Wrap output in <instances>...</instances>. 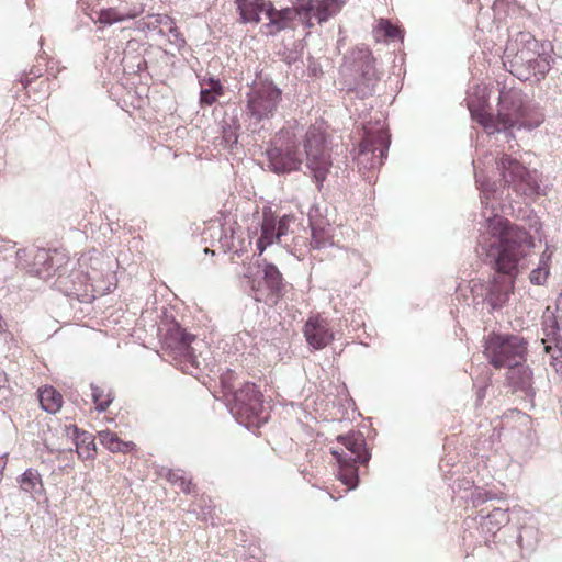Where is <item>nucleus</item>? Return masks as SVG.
Returning a JSON list of instances; mask_svg holds the SVG:
<instances>
[{"label":"nucleus","instance_id":"9","mask_svg":"<svg viewBox=\"0 0 562 562\" xmlns=\"http://www.w3.org/2000/svg\"><path fill=\"white\" fill-rule=\"evenodd\" d=\"M231 412L246 427L260 426L267 423L269 417L263 404V395L251 382H246L234 392Z\"/></svg>","mask_w":562,"mask_h":562},{"label":"nucleus","instance_id":"17","mask_svg":"<svg viewBox=\"0 0 562 562\" xmlns=\"http://www.w3.org/2000/svg\"><path fill=\"white\" fill-rule=\"evenodd\" d=\"M524 362L525 361H519L508 367L506 379L515 392H521L526 396H533L536 394L533 387V371Z\"/></svg>","mask_w":562,"mask_h":562},{"label":"nucleus","instance_id":"44","mask_svg":"<svg viewBox=\"0 0 562 562\" xmlns=\"http://www.w3.org/2000/svg\"><path fill=\"white\" fill-rule=\"evenodd\" d=\"M547 277H548L547 270L542 271V269L537 268L530 272L529 279L532 284L541 285L546 282Z\"/></svg>","mask_w":562,"mask_h":562},{"label":"nucleus","instance_id":"7","mask_svg":"<svg viewBox=\"0 0 562 562\" xmlns=\"http://www.w3.org/2000/svg\"><path fill=\"white\" fill-rule=\"evenodd\" d=\"M303 146L306 157L305 166L321 191L333 165L327 146V135L323 127L311 125L305 132Z\"/></svg>","mask_w":562,"mask_h":562},{"label":"nucleus","instance_id":"35","mask_svg":"<svg viewBox=\"0 0 562 562\" xmlns=\"http://www.w3.org/2000/svg\"><path fill=\"white\" fill-rule=\"evenodd\" d=\"M238 130L239 125L236 120H232V123L225 122L222 126V143L227 148H232L238 142Z\"/></svg>","mask_w":562,"mask_h":562},{"label":"nucleus","instance_id":"12","mask_svg":"<svg viewBox=\"0 0 562 562\" xmlns=\"http://www.w3.org/2000/svg\"><path fill=\"white\" fill-rule=\"evenodd\" d=\"M195 336L188 333L179 323L171 324L165 335V344L184 357L183 369L188 373H193L191 369L200 370L201 368V362L193 355V349L191 348Z\"/></svg>","mask_w":562,"mask_h":562},{"label":"nucleus","instance_id":"19","mask_svg":"<svg viewBox=\"0 0 562 562\" xmlns=\"http://www.w3.org/2000/svg\"><path fill=\"white\" fill-rule=\"evenodd\" d=\"M277 234V215L270 206H265L262 209V221L260 223V236L256 244L259 255L273 243H278Z\"/></svg>","mask_w":562,"mask_h":562},{"label":"nucleus","instance_id":"53","mask_svg":"<svg viewBox=\"0 0 562 562\" xmlns=\"http://www.w3.org/2000/svg\"><path fill=\"white\" fill-rule=\"evenodd\" d=\"M236 4H238V0H236Z\"/></svg>","mask_w":562,"mask_h":562},{"label":"nucleus","instance_id":"30","mask_svg":"<svg viewBox=\"0 0 562 562\" xmlns=\"http://www.w3.org/2000/svg\"><path fill=\"white\" fill-rule=\"evenodd\" d=\"M38 401L45 412L55 414L61 407L63 396L53 386H45L38 390Z\"/></svg>","mask_w":562,"mask_h":562},{"label":"nucleus","instance_id":"50","mask_svg":"<svg viewBox=\"0 0 562 562\" xmlns=\"http://www.w3.org/2000/svg\"><path fill=\"white\" fill-rule=\"evenodd\" d=\"M477 401L481 402L485 397V387L479 389L476 393Z\"/></svg>","mask_w":562,"mask_h":562},{"label":"nucleus","instance_id":"6","mask_svg":"<svg viewBox=\"0 0 562 562\" xmlns=\"http://www.w3.org/2000/svg\"><path fill=\"white\" fill-rule=\"evenodd\" d=\"M527 353L528 341L522 336L492 333L485 339L484 355L495 369L526 361Z\"/></svg>","mask_w":562,"mask_h":562},{"label":"nucleus","instance_id":"49","mask_svg":"<svg viewBox=\"0 0 562 562\" xmlns=\"http://www.w3.org/2000/svg\"><path fill=\"white\" fill-rule=\"evenodd\" d=\"M15 255H16V259L21 263L23 258L26 257L27 254H26L25 249H19V250H16Z\"/></svg>","mask_w":562,"mask_h":562},{"label":"nucleus","instance_id":"36","mask_svg":"<svg viewBox=\"0 0 562 562\" xmlns=\"http://www.w3.org/2000/svg\"><path fill=\"white\" fill-rule=\"evenodd\" d=\"M544 352L550 356V366L562 376V345L546 344Z\"/></svg>","mask_w":562,"mask_h":562},{"label":"nucleus","instance_id":"39","mask_svg":"<svg viewBox=\"0 0 562 562\" xmlns=\"http://www.w3.org/2000/svg\"><path fill=\"white\" fill-rule=\"evenodd\" d=\"M167 30L169 34V42L175 45L178 49L184 47L186 40L179 29L176 25V22L171 18V24H167Z\"/></svg>","mask_w":562,"mask_h":562},{"label":"nucleus","instance_id":"32","mask_svg":"<svg viewBox=\"0 0 562 562\" xmlns=\"http://www.w3.org/2000/svg\"><path fill=\"white\" fill-rule=\"evenodd\" d=\"M149 21L140 20L137 22V29L139 31H157L160 36H165L166 32L162 27H166L167 24H171V16L167 14H149Z\"/></svg>","mask_w":562,"mask_h":562},{"label":"nucleus","instance_id":"22","mask_svg":"<svg viewBox=\"0 0 562 562\" xmlns=\"http://www.w3.org/2000/svg\"><path fill=\"white\" fill-rule=\"evenodd\" d=\"M54 260V257L50 256L48 250L36 249L33 256V262L29 266L27 271L41 279H48L57 271H60L59 267L55 268Z\"/></svg>","mask_w":562,"mask_h":562},{"label":"nucleus","instance_id":"16","mask_svg":"<svg viewBox=\"0 0 562 562\" xmlns=\"http://www.w3.org/2000/svg\"><path fill=\"white\" fill-rule=\"evenodd\" d=\"M497 168L505 186L513 187L517 192L525 190V182L529 172L517 159L504 154L497 161Z\"/></svg>","mask_w":562,"mask_h":562},{"label":"nucleus","instance_id":"13","mask_svg":"<svg viewBox=\"0 0 562 562\" xmlns=\"http://www.w3.org/2000/svg\"><path fill=\"white\" fill-rule=\"evenodd\" d=\"M268 23L265 24L267 35L276 36L281 31L295 29V21L299 20L303 25V12L300 9V1H295L294 7L277 10L271 2H268L266 15Z\"/></svg>","mask_w":562,"mask_h":562},{"label":"nucleus","instance_id":"24","mask_svg":"<svg viewBox=\"0 0 562 562\" xmlns=\"http://www.w3.org/2000/svg\"><path fill=\"white\" fill-rule=\"evenodd\" d=\"M268 2L265 0H238L237 10L243 23H258L266 15Z\"/></svg>","mask_w":562,"mask_h":562},{"label":"nucleus","instance_id":"10","mask_svg":"<svg viewBox=\"0 0 562 562\" xmlns=\"http://www.w3.org/2000/svg\"><path fill=\"white\" fill-rule=\"evenodd\" d=\"M550 45L539 42L530 32H518L509 38L503 56V65L509 71L517 67L522 69L524 64L544 52Z\"/></svg>","mask_w":562,"mask_h":562},{"label":"nucleus","instance_id":"48","mask_svg":"<svg viewBox=\"0 0 562 562\" xmlns=\"http://www.w3.org/2000/svg\"><path fill=\"white\" fill-rule=\"evenodd\" d=\"M210 89L214 90L215 92H217V94H222L223 93V87L220 82L218 79H215V78H210Z\"/></svg>","mask_w":562,"mask_h":562},{"label":"nucleus","instance_id":"38","mask_svg":"<svg viewBox=\"0 0 562 562\" xmlns=\"http://www.w3.org/2000/svg\"><path fill=\"white\" fill-rule=\"evenodd\" d=\"M476 184L481 192V202L487 203L486 201L491 198V195L495 192L494 186L488 179L483 177L482 175L475 173Z\"/></svg>","mask_w":562,"mask_h":562},{"label":"nucleus","instance_id":"45","mask_svg":"<svg viewBox=\"0 0 562 562\" xmlns=\"http://www.w3.org/2000/svg\"><path fill=\"white\" fill-rule=\"evenodd\" d=\"M217 95V92L210 88L202 89L200 92V102L205 105H212L215 102Z\"/></svg>","mask_w":562,"mask_h":562},{"label":"nucleus","instance_id":"1","mask_svg":"<svg viewBox=\"0 0 562 562\" xmlns=\"http://www.w3.org/2000/svg\"><path fill=\"white\" fill-rule=\"evenodd\" d=\"M471 117L484 127L486 133H504L513 138V128L533 130L543 122L541 113L531 115V105L519 90H501L496 117L480 108H469Z\"/></svg>","mask_w":562,"mask_h":562},{"label":"nucleus","instance_id":"15","mask_svg":"<svg viewBox=\"0 0 562 562\" xmlns=\"http://www.w3.org/2000/svg\"><path fill=\"white\" fill-rule=\"evenodd\" d=\"M308 225L311 228L310 246L312 249L319 250L334 246L335 227L327 218L321 215L318 207L311 209Z\"/></svg>","mask_w":562,"mask_h":562},{"label":"nucleus","instance_id":"11","mask_svg":"<svg viewBox=\"0 0 562 562\" xmlns=\"http://www.w3.org/2000/svg\"><path fill=\"white\" fill-rule=\"evenodd\" d=\"M337 442L342 446L339 448H330V453L338 463L359 462L366 464L369 462L371 454L367 448L364 436L360 431H349L346 435H339Z\"/></svg>","mask_w":562,"mask_h":562},{"label":"nucleus","instance_id":"18","mask_svg":"<svg viewBox=\"0 0 562 562\" xmlns=\"http://www.w3.org/2000/svg\"><path fill=\"white\" fill-rule=\"evenodd\" d=\"M304 336L307 344L316 350L325 348L334 340V334L325 319L310 317L304 326Z\"/></svg>","mask_w":562,"mask_h":562},{"label":"nucleus","instance_id":"31","mask_svg":"<svg viewBox=\"0 0 562 562\" xmlns=\"http://www.w3.org/2000/svg\"><path fill=\"white\" fill-rule=\"evenodd\" d=\"M20 486L25 493H30L33 496H40L44 494V485L42 482L41 474L35 469H26L20 479Z\"/></svg>","mask_w":562,"mask_h":562},{"label":"nucleus","instance_id":"20","mask_svg":"<svg viewBox=\"0 0 562 562\" xmlns=\"http://www.w3.org/2000/svg\"><path fill=\"white\" fill-rule=\"evenodd\" d=\"M91 278L82 271H71L69 276L64 274L61 271L58 272L56 284L60 291L67 296H80L81 292H86L88 281Z\"/></svg>","mask_w":562,"mask_h":562},{"label":"nucleus","instance_id":"46","mask_svg":"<svg viewBox=\"0 0 562 562\" xmlns=\"http://www.w3.org/2000/svg\"><path fill=\"white\" fill-rule=\"evenodd\" d=\"M170 480L175 484H179V486L181 487L183 493H186V494H190L191 493V481H188V480H186L182 476H178L177 474H171L170 475Z\"/></svg>","mask_w":562,"mask_h":562},{"label":"nucleus","instance_id":"29","mask_svg":"<svg viewBox=\"0 0 562 562\" xmlns=\"http://www.w3.org/2000/svg\"><path fill=\"white\" fill-rule=\"evenodd\" d=\"M98 438L100 443L111 452L126 453L135 448L134 442L121 440L115 432L109 429L99 431Z\"/></svg>","mask_w":562,"mask_h":562},{"label":"nucleus","instance_id":"33","mask_svg":"<svg viewBox=\"0 0 562 562\" xmlns=\"http://www.w3.org/2000/svg\"><path fill=\"white\" fill-rule=\"evenodd\" d=\"M357 463L358 462H347L346 464L338 463V477L349 488H355L359 482L358 468L356 467Z\"/></svg>","mask_w":562,"mask_h":562},{"label":"nucleus","instance_id":"26","mask_svg":"<svg viewBox=\"0 0 562 562\" xmlns=\"http://www.w3.org/2000/svg\"><path fill=\"white\" fill-rule=\"evenodd\" d=\"M542 331L544 337L541 339V344L562 345V328L558 321V316L553 313H544L541 323Z\"/></svg>","mask_w":562,"mask_h":562},{"label":"nucleus","instance_id":"43","mask_svg":"<svg viewBox=\"0 0 562 562\" xmlns=\"http://www.w3.org/2000/svg\"><path fill=\"white\" fill-rule=\"evenodd\" d=\"M42 74H43V69L42 68L33 67V68H31L29 74H24L21 77L20 82L22 83L23 88L26 89L27 86L32 82V80L34 78L41 77Z\"/></svg>","mask_w":562,"mask_h":562},{"label":"nucleus","instance_id":"28","mask_svg":"<svg viewBox=\"0 0 562 562\" xmlns=\"http://www.w3.org/2000/svg\"><path fill=\"white\" fill-rule=\"evenodd\" d=\"M142 47L143 43L140 41L136 38H131L130 41H127L126 46L123 50V63H127L130 59L135 60V64L127 65V67L130 68L136 67V69L133 70L134 72L143 71L147 67V61L140 54Z\"/></svg>","mask_w":562,"mask_h":562},{"label":"nucleus","instance_id":"51","mask_svg":"<svg viewBox=\"0 0 562 562\" xmlns=\"http://www.w3.org/2000/svg\"><path fill=\"white\" fill-rule=\"evenodd\" d=\"M294 60H295V57L292 56V54L286 57V63L288 64H292Z\"/></svg>","mask_w":562,"mask_h":562},{"label":"nucleus","instance_id":"5","mask_svg":"<svg viewBox=\"0 0 562 562\" xmlns=\"http://www.w3.org/2000/svg\"><path fill=\"white\" fill-rule=\"evenodd\" d=\"M299 145V135L294 128H281L266 150L268 169L279 176L299 170L303 162Z\"/></svg>","mask_w":562,"mask_h":562},{"label":"nucleus","instance_id":"3","mask_svg":"<svg viewBox=\"0 0 562 562\" xmlns=\"http://www.w3.org/2000/svg\"><path fill=\"white\" fill-rule=\"evenodd\" d=\"M282 101V90L272 80H255L245 94L244 116L247 130L260 134Z\"/></svg>","mask_w":562,"mask_h":562},{"label":"nucleus","instance_id":"23","mask_svg":"<svg viewBox=\"0 0 562 562\" xmlns=\"http://www.w3.org/2000/svg\"><path fill=\"white\" fill-rule=\"evenodd\" d=\"M262 280L269 291V296L272 302H277L283 295L284 281L282 273L273 263L263 261L262 265Z\"/></svg>","mask_w":562,"mask_h":562},{"label":"nucleus","instance_id":"27","mask_svg":"<svg viewBox=\"0 0 562 562\" xmlns=\"http://www.w3.org/2000/svg\"><path fill=\"white\" fill-rule=\"evenodd\" d=\"M72 436L77 447V453L81 459L93 458L95 452V443L93 435L79 429L77 426L72 427Z\"/></svg>","mask_w":562,"mask_h":562},{"label":"nucleus","instance_id":"40","mask_svg":"<svg viewBox=\"0 0 562 562\" xmlns=\"http://www.w3.org/2000/svg\"><path fill=\"white\" fill-rule=\"evenodd\" d=\"M233 229H225L224 227L220 228V237L218 243L224 252L232 251L235 248Z\"/></svg>","mask_w":562,"mask_h":562},{"label":"nucleus","instance_id":"37","mask_svg":"<svg viewBox=\"0 0 562 562\" xmlns=\"http://www.w3.org/2000/svg\"><path fill=\"white\" fill-rule=\"evenodd\" d=\"M295 222V216L293 214H284L282 216H277V231H278V244L283 243V237H285L290 232V225Z\"/></svg>","mask_w":562,"mask_h":562},{"label":"nucleus","instance_id":"8","mask_svg":"<svg viewBox=\"0 0 562 562\" xmlns=\"http://www.w3.org/2000/svg\"><path fill=\"white\" fill-rule=\"evenodd\" d=\"M390 144V135L383 126L364 125L362 139L353 157L359 172L364 175L380 168L387 156Z\"/></svg>","mask_w":562,"mask_h":562},{"label":"nucleus","instance_id":"25","mask_svg":"<svg viewBox=\"0 0 562 562\" xmlns=\"http://www.w3.org/2000/svg\"><path fill=\"white\" fill-rule=\"evenodd\" d=\"M144 12V5L133 7L127 11H121L116 8L102 9L99 12L98 21L101 24L112 25L117 22L132 20L137 18Z\"/></svg>","mask_w":562,"mask_h":562},{"label":"nucleus","instance_id":"34","mask_svg":"<svg viewBox=\"0 0 562 562\" xmlns=\"http://www.w3.org/2000/svg\"><path fill=\"white\" fill-rule=\"evenodd\" d=\"M90 387L92 392V401L95 404V409L98 412H105L114 398L111 391L105 392L104 389L98 386L94 383H91Z\"/></svg>","mask_w":562,"mask_h":562},{"label":"nucleus","instance_id":"21","mask_svg":"<svg viewBox=\"0 0 562 562\" xmlns=\"http://www.w3.org/2000/svg\"><path fill=\"white\" fill-rule=\"evenodd\" d=\"M485 508L480 510V528L482 532L488 536L495 533L509 521L507 508L494 507L492 510L485 513Z\"/></svg>","mask_w":562,"mask_h":562},{"label":"nucleus","instance_id":"42","mask_svg":"<svg viewBox=\"0 0 562 562\" xmlns=\"http://www.w3.org/2000/svg\"><path fill=\"white\" fill-rule=\"evenodd\" d=\"M379 29L383 32L386 38H395L401 34V31L385 19H381L379 22Z\"/></svg>","mask_w":562,"mask_h":562},{"label":"nucleus","instance_id":"4","mask_svg":"<svg viewBox=\"0 0 562 562\" xmlns=\"http://www.w3.org/2000/svg\"><path fill=\"white\" fill-rule=\"evenodd\" d=\"M340 74L347 91L355 92L360 99L372 95L380 80L375 58L366 45H359L344 56Z\"/></svg>","mask_w":562,"mask_h":562},{"label":"nucleus","instance_id":"41","mask_svg":"<svg viewBox=\"0 0 562 562\" xmlns=\"http://www.w3.org/2000/svg\"><path fill=\"white\" fill-rule=\"evenodd\" d=\"M495 497V493L479 487L471 493V502L475 507L483 505L487 501L494 499Z\"/></svg>","mask_w":562,"mask_h":562},{"label":"nucleus","instance_id":"14","mask_svg":"<svg viewBox=\"0 0 562 562\" xmlns=\"http://www.w3.org/2000/svg\"><path fill=\"white\" fill-rule=\"evenodd\" d=\"M549 48V50L540 52V54L530 59V61L524 64L522 69L517 67L514 70H509V72L521 81L539 83L546 78L554 63L551 55L552 48Z\"/></svg>","mask_w":562,"mask_h":562},{"label":"nucleus","instance_id":"47","mask_svg":"<svg viewBox=\"0 0 562 562\" xmlns=\"http://www.w3.org/2000/svg\"><path fill=\"white\" fill-rule=\"evenodd\" d=\"M9 389V380L7 373L0 369V392H5Z\"/></svg>","mask_w":562,"mask_h":562},{"label":"nucleus","instance_id":"52","mask_svg":"<svg viewBox=\"0 0 562 562\" xmlns=\"http://www.w3.org/2000/svg\"><path fill=\"white\" fill-rule=\"evenodd\" d=\"M0 241H3V237L0 235Z\"/></svg>","mask_w":562,"mask_h":562},{"label":"nucleus","instance_id":"2","mask_svg":"<svg viewBox=\"0 0 562 562\" xmlns=\"http://www.w3.org/2000/svg\"><path fill=\"white\" fill-rule=\"evenodd\" d=\"M487 233L493 238L487 257L493 260L495 270L506 276L516 274L520 258L535 246L533 237L525 228L501 216L488 218Z\"/></svg>","mask_w":562,"mask_h":562}]
</instances>
